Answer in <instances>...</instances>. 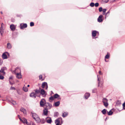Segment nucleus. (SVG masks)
Wrapping results in <instances>:
<instances>
[{"mask_svg":"<svg viewBox=\"0 0 125 125\" xmlns=\"http://www.w3.org/2000/svg\"><path fill=\"white\" fill-rule=\"evenodd\" d=\"M108 100L105 98H104L102 100V102L103 103H105L106 102H107Z\"/></svg>","mask_w":125,"mask_h":125,"instance_id":"obj_25","label":"nucleus"},{"mask_svg":"<svg viewBox=\"0 0 125 125\" xmlns=\"http://www.w3.org/2000/svg\"><path fill=\"white\" fill-rule=\"evenodd\" d=\"M31 125H36L32 123Z\"/></svg>","mask_w":125,"mask_h":125,"instance_id":"obj_58","label":"nucleus"},{"mask_svg":"<svg viewBox=\"0 0 125 125\" xmlns=\"http://www.w3.org/2000/svg\"><path fill=\"white\" fill-rule=\"evenodd\" d=\"M10 28L12 31H14L15 29V26L13 24H11L10 25Z\"/></svg>","mask_w":125,"mask_h":125,"instance_id":"obj_13","label":"nucleus"},{"mask_svg":"<svg viewBox=\"0 0 125 125\" xmlns=\"http://www.w3.org/2000/svg\"><path fill=\"white\" fill-rule=\"evenodd\" d=\"M97 78H98V81H99V82L98 83V86H99V83H100V79H99V78L98 77V75H97Z\"/></svg>","mask_w":125,"mask_h":125,"instance_id":"obj_47","label":"nucleus"},{"mask_svg":"<svg viewBox=\"0 0 125 125\" xmlns=\"http://www.w3.org/2000/svg\"><path fill=\"white\" fill-rule=\"evenodd\" d=\"M17 93L18 94H20V93H19V91H18V90H17Z\"/></svg>","mask_w":125,"mask_h":125,"instance_id":"obj_57","label":"nucleus"},{"mask_svg":"<svg viewBox=\"0 0 125 125\" xmlns=\"http://www.w3.org/2000/svg\"><path fill=\"white\" fill-rule=\"evenodd\" d=\"M106 9H104L102 10V11L103 13H105V12L106 11Z\"/></svg>","mask_w":125,"mask_h":125,"instance_id":"obj_46","label":"nucleus"},{"mask_svg":"<svg viewBox=\"0 0 125 125\" xmlns=\"http://www.w3.org/2000/svg\"><path fill=\"white\" fill-rule=\"evenodd\" d=\"M97 33L99 34V32L96 31H94L92 32V35L94 37H95L96 36Z\"/></svg>","mask_w":125,"mask_h":125,"instance_id":"obj_12","label":"nucleus"},{"mask_svg":"<svg viewBox=\"0 0 125 125\" xmlns=\"http://www.w3.org/2000/svg\"><path fill=\"white\" fill-rule=\"evenodd\" d=\"M44 106L45 107V108L47 109H50L52 106L51 104L48 103H46Z\"/></svg>","mask_w":125,"mask_h":125,"instance_id":"obj_3","label":"nucleus"},{"mask_svg":"<svg viewBox=\"0 0 125 125\" xmlns=\"http://www.w3.org/2000/svg\"><path fill=\"white\" fill-rule=\"evenodd\" d=\"M46 120L47 122L48 123L51 124L52 122L51 117H47L46 118Z\"/></svg>","mask_w":125,"mask_h":125,"instance_id":"obj_9","label":"nucleus"},{"mask_svg":"<svg viewBox=\"0 0 125 125\" xmlns=\"http://www.w3.org/2000/svg\"><path fill=\"white\" fill-rule=\"evenodd\" d=\"M99 5V3L98 2L96 3L94 5L96 7H97Z\"/></svg>","mask_w":125,"mask_h":125,"instance_id":"obj_43","label":"nucleus"},{"mask_svg":"<svg viewBox=\"0 0 125 125\" xmlns=\"http://www.w3.org/2000/svg\"><path fill=\"white\" fill-rule=\"evenodd\" d=\"M30 86V85H27V87H29Z\"/></svg>","mask_w":125,"mask_h":125,"instance_id":"obj_59","label":"nucleus"},{"mask_svg":"<svg viewBox=\"0 0 125 125\" xmlns=\"http://www.w3.org/2000/svg\"><path fill=\"white\" fill-rule=\"evenodd\" d=\"M18 117L19 119H20V120L21 121H22V120L21 119V118L20 116V115H18Z\"/></svg>","mask_w":125,"mask_h":125,"instance_id":"obj_49","label":"nucleus"},{"mask_svg":"<svg viewBox=\"0 0 125 125\" xmlns=\"http://www.w3.org/2000/svg\"><path fill=\"white\" fill-rule=\"evenodd\" d=\"M18 69H19L20 70V73H21V70H20V68L19 67H17L14 70V71H13V72H12V73H13V72L14 73H16V70Z\"/></svg>","mask_w":125,"mask_h":125,"instance_id":"obj_31","label":"nucleus"},{"mask_svg":"<svg viewBox=\"0 0 125 125\" xmlns=\"http://www.w3.org/2000/svg\"><path fill=\"white\" fill-rule=\"evenodd\" d=\"M10 89L11 90H16V88L14 87L11 86L10 88Z\"/></svg>","mask_w":125,"mask_h":125,"instance_id":"obj_40","label":"nucleus"},{"mask_svg":"<svg viewBox=\"0 0 125 125\" xmlns=\"http://www.w3.org/2000/svg\"><path fill=\"white\" fill-rule=\"evenodd\" d=\"M53 97L54 98H58V100H61V98L60 97V96L57 94L54 95Z\"/></svg>","mask_w":125,"mask_h":125,"instance_id":"obj_8","label":"nucleus"},{"mask_svg":"<svg viewBox=\"0 0 125 125\" xmlns=\"http://www.w3.org/2000/svg\"><path fill=\"white\" fill-rule=\"evenodd\" d=\"M17 78L19 79H21V73H17L16 74Z\"/></svg>","mask_w":125,"mask_h":125,"instance_id":"obj_14","label":"nucleus"},{"mask_svg":"<svg viewBox=\"0 0 125 125\" xmlns=\"http://www.w3.org/2000/svg\"><path fill=\"white\" fill-rule=\"evenodd\" d=\"M34 91L35 92V94H36L39 93L40 92V91L39 90L36 89Z\"/></svg>","mask_w":125,"mask_h":125,"instance_id":"obj_24","label":"nucleus"},{"mask_svg":"<svg viewBox=\"0 0 125 125\" xmlns=\"http://www.w3.org/2000/svg\"><path fill=\"white\" fill-rule=\"evenodd\" d=\"M34 25V23L33 22H31L30 23V26H32Z\"/></svg>","mask_w":125,"mask_h":125,"instance_id":"obj_38","label":"nucleus"},{"mask_svg":"<svg viewBox=\"0 0 125 125\" xmlns=\"http://www.w3.org/2000/svg\"><path fill=\"white\" fill-rule=\"evenodd\" d=\"M90 95V93H86L85 94L84 96L85 98L86 99H87L89 97Z\"/></svg>","mask_w":125,"mask_h":125,"instance_id":"obj_15","label":"nucleus"},{"mask_svg":"<svg viewBox=\"0 0 125 125\" xmlns=\"http://www.w3.org/2000/svg\"><path fill=\"white\" fill-rule=\"evenodd\" d=\"M48 109L44 108L43 110V113L44 115H48Z\"/></svg>","mask_w":125,"mask_h":125,"instance_id":"obj_10","label":"nucleus"},{"mask_svg":"<svg viewBox=\"0 0 125 125\" xmlns=\"http://www.w3.org/2000/svg\"><path fill=\"white\" fill-rule=\"evenodd\" d=\"M123 108L124 109H125V108H124V107H125V102H124V103L123 104Z\"/></svg>","mask_w":125,"mask_h":125,"instance_id":"obj_50","label":"nucleus"},{"mask_svg":"<svg viewBox=\"0 0 125 125\" xmlns=\"http://www.w3.org/2000/svg\"><path fill=\"white\" fill-rule=\"evenodd\" d=\"M3 25H4V24L2 23L1 25V26H2V27H3Z\"/></svg>","mask_w":125,"mask_h":125,"instance_id":"obj_55","label":"nucleus"},{"mask_svg":"<svg viewBox=\"0 0 125 125\" xmlns=\"http://www.w3.org/2000/svg\"><path fill=\"white\" fill-rule=\"evenodd\" d=\"M53 96H51L49 98V99L51 100H54Z\"/></svg>","mask_w":125,"mask_h":125,"instance_id":"obj_39","label":"nucleus"},{"mask_svg":"<svg viewBox=\"0 0 125 125\" xmlns=\"http://www.w3.org/2000/svg\"><path fill=\"white\" fill-rule=\"evenodd\" d=\"M40 122H41V123L43 124L45 123V120L43 119H42L41 120H40Z\"/></svg>","mask_w":125,"mask_h":125,"instance_id":"obj_36","label":"nucleus"},{"mask_svg":"<svg viewBox=\"0 0 125 125\" xmlns=\"http://www.w3.org/2000/svg\"><path fill=\"white\" fill-rule=\"evenodd\" d=\"M0 13H1V14H2V13H2V11H1V12H0Z\"/></svg>","mask_w":125,"mask_h":125,"instance_id":"obj_60","label":"nucleus"},{"mask_svg":"<svg viewBox=\"0 0 125 125\" xmlns=\"http://www.w3.org/2000/svg\"><path fill=\"white\" fill-rule=\"evenodd\" d=\"M20 110L21 112H23L24 114H26V111L25 109L23 108H21Z\"/></svg>","mask_w":125,"mask_h":125,"instance_id":"obj_16","label":"nucleus"},{"mask_svg":"<svg viewBox=\"0 0 125 125\" xmlns=\"http://www.w3.org/2000/svg\"><path fill=\"white\" fill-rule=\"evenodd\" d=\"M23 120L22 121H23V122L24 123H26L27 124V119L24 118H23Z\"/></svg>","mask_w":125,"mask_h":125,"instance_id":"obj_26","label":"nucleus"},{"mask_svg":"<svg viewBox=\"0 0 125 125\" xmlns=\"http://www.w3.org/2000/svg\"><path fill=\"white\" fill-rule=\"evenodd\" d=\"M57 119H58L59 121L60 124L61 125L63 123V121L62 120V119L61 117Z\"/></svg>","mask_w":125,"mask_h":125,"instance_id":"obj_19","label":"nucleus"},{"mask_svg":"<svg viewBox=\"0 0 125 125\" xmlns=\"http://www.w3.org/2000/svg\"><path fill=\"white\" fill-rule=\"evenodd\" d=\"M45 103L46 102L45 100L44 99H42L40 102V106L42 107H43Z\"/></svg>","mask_w":125,"mask_h":125,"instance_id":"obj_2","label":"nucleus"},{"mask_svg":"<svg viewBox=\"0 0 125 125\" xmlns=\"http://www.w3.org/2000/svg\"><path fill=\"white\" fill-rule=\"evenodd\" d=\"M4 32V30L3 29V27H2V26L1 27L0 29V33L1 35L2 36V35Z\"/></svg>","mask_w":125,"mask_h":125,"instance_id":"obj_18","label":"nucleus"},{"mask_svg":"<svg viewBox=\"0 0 125 125\" xmlns=\"http://www.w3.org/2000/svg\"><path fill=\"white\" fill-rule=\"evenodd\" d=\"M106 110L105 109H104L102 111V113L104 115L106 114Z\"/></svg>","mask_w":125,"mask_h":125,"instance_id":"obj_29","label":"nucleus"},{"mask_svg":"<svg viewBox=\"0 0 125 125\" xmlns=\"http://www.w3.org/2000/svg\"><path fill=\"white\" fill-rule=\"evenodd\" d=\"M12 76H11L10 77L9 79H12Z\"/></svg>","mask_w":125,"mask_h":125,"instance_id":"obj_52","label":"nucleus"},{"mask_svg":"<svg viewBox=\"0 0 125 125\" xmlns=\"http://www.w3.org/2000/svg\"><path fill=\"white\" fill-rule=\"evenodd\" d=\"M20 28L22 29L25 28L27 27V25L26 23L21 24L20 25Z\"/></svg>","mask_w":125,"mask_h":125,"instance_id":"obj_6","label":"nucleus"},{"mask_svg":"<svg viewBox=\"0 0 125 125\" xmlns=\"http://www.w3.org/2000/svg\"><path fill=\"white\" fill-rule=\"evenodd\" d=\"M113 112L111 110H110L108 113V115H112Z\"/></svg>","mask_w":125,"mask_h":125,"instance_id":"obj_32","label":"nucleus"},{"mask_svg":"<svg viewBox=\"0 0 125 125\" xmlns=\"http://www.w3.org/2000/svg\"><path fill=\"white\" fill-rule=\"evenodd\" d=\"M96 90V89L95 88L93 89V91H92L93 93H95V92Z\"/></svg>","mask_w":125,"mask_h":125,"instance_id":"obj_48","label":"nucleus"},{"mask_svg":"<svg viewBox=\"0 0 125 125\" xmlns=\"http://www.w3.org/2000/svg\"><path fill=\"white\" fill-rule=\"evenodd\" d=\"M68 115L67 113V112H64L63 113L62 116L64 117L67 116Z\"/></svg>","mask_w":125,"mask_h":125,"instance_id":"obj_27","label":"nucleus"},{"mask_svg":"<svg viewBox=\"0 0 125 125\" xmlns=\"http://www.w3.org/2000/svg\"><path fill=\"white\" fill-rule=\"evenodd\" d=\"M103 17V16L102 15H100L97 19L98 21L99 22H102L103 21V20L102 19Z\"/></svg>","mask_w":125,"mask_h":125,"instance_id":"obj_5","label":"nucleus"},{"mask_svg":"<svg viewBox=\"0 0 125 125\" xmlns=\"http://www.w3.org/2000/svg\"><path fill=\"white\" fill-rule=\"evenodd\" d=\"M31 114L33 118L37 123H39L40 121V119L39 116L35 113H33L31 112Z\"/></svg>","mask_w":125,"mask_h":125,"instance_id":"obj_1","label":"nucleus"},{"mask_svg":"<svg viewBox=\"0 0 125 125\" xmlns=\"http://www.w3.org/2000/svg\"><path fill=\"white\" fill-rule=\"evenodd\" d=\"M23 89L25 92H27L28 91V89L27 87H23Z\"/></svg>","mask_w":125,"mask_h":125,"instance_id":"obj_23","label":"nucleus"},{"mask_svg":"<svg viewBox=\"0 0 125 125\" xmlns=\"http://www.w3.org/2000/svg\"><path fill=\"white\" fill-rule=\"evenodd\" d=\"M103 104L104 105L105 107H107L108 105V104L107 102H106V103H105Z\"/></svg>","mask_w":125,"mask_h":125,"instance_id":"obj_34","label":"nucleus"},{"mask_svg":"<svg viewBox=\"0 0 125 125\" xmlns=\"http://www.w3.org/2000/svg\"><path fill=\"white\" fill-rule=\"evenodd\" d=\"M45 86H46L45 89H47L48 88V86L47 83L46 82L43 83L42 84V87L43 88Z\"/></svg>","mask_w":125,"mask_h":125,"instance_id":"obj_7","label":"nucleus"},{"mask_svg":"<svg viewBox=\"0 0 125 125\" xmlns=\"http://www.w3.org/2000/svg\"><path fill=\"white\" fill-rule=\"evenodd\" d=\"M7 55H9V53L7 52H6L5 53H3L2 56L3 59H7Z\"/></svg>","mask_w":125,"mask_h":125,"instance_id":"obj_4","label":"nucleus"},{"mask_svg":"<svg viewBox=\"0 0 125 125\" xmlns=\"http://www.w3.org/2000/svg\"><path fill=\"white\" fill-rule=\"evenodd\" d=\"M59 114V113L58 112H56L54 113V117H57Z\"/></svg>","mask_w":125,"mask_h":125,"instance_id":"obj_28","label":"nucleus"},{"mask_svg":"<svg viewBox=\"0 0 125 125\" xmlns=\"http://www.w3.org/2000/svg\"><path fill=\"white\" fill-rule=\"evenodd\" d=\"M4 78V76L2 75H0V79L2 80Z\"/></svg>","mask_w":125,"mask_h":125,"instance_id":"obj_42","label":"nucleus"},{"mask_svg":"<svg viewBox=\"0 0 125 125\" xmlns=\"http://www.w3.org/2000/svg\"><path fill=\"white\" fill-rule=\"evenodd\" d=\"M55 123L56 124V125H61L60 124L59 121L58 119H56L55 120Z\"/></svg>","mask_w":125,"mask_h":125,"instance_id":"obj_22","label":"nucleus"},{"mask_svg":"<svg viewBox=\"0 0 125 125\" xmlns=\"http://www.w3.org/2000/svg\"><path fill=\"white\" fill-rule=\"evenodd\" d=\"M10 102L13 105H14L16 104V102L12 100Z\"/></svg>","mask_w":125,"mask_h":125,"instance_id":"obj_33","label":"nucleus"},{"mask_svg":"<svg viewBox=\"0 0 125 125\" xmlns=\"http://www.w3.org/2000/svg\"><path fill=\"white\" fill-rule=\"evenodd\" d=\"M42 75H41L39 76V78L40 80H41V79H42Z\"/></svg>","mask_w":125,"mask_h":125,"instance_id":"obj_51","label":"nucleus"},{"mask_svg":"<svg viewBox=\"0 0 125 125\" xmlns=\"http://www.w3.org/2000/svg\"><path fill=\"white\" fill-rule=\"evenodd\" d=\"M60 104V102L59 101H58L56 102L54 104V106L56 107L58 106Z\"/></svg>","mask_w":125,"mask_h":125,"instance_id":"obj_20","label":"nucleus"},{"mask_svg":"<svg viewBox=\"0 0 125 125\" xmlns=\"http://www.w3.org/2000/svg\"><path fill=\"white\" fill-rule=\"evenodd\" d=\"M36 94H35L34 92L31 93L30 95V97H34V98H36Z\"/></svg>","mask_w":125,"mask_h":125,"instance_id":"obj_17","label":"nucleus"},{"mask_svg":"<svg viewBox=\"0 0 125 125\" xmlns=\"http://www.w3.org/2000/svg\"><path fill=\"white\" fill-rule=\"evenodd\" d=\"M109 13V11L108 12H107L106 13V14H107L108 13Z\"/></svg>","mask_w":125,"mask_h":125,"instance_id":"obj_56","label":"nucleus"},{"mask_svg":"<svg viewBox=\"0 0 125 125\" xmlns=\"http://www.w3.org/2000/svg\"><path fill=\"white\" fill-rule=\"evenodd\" d=\"M94 5V3L93 2H91L90 4V6L91 7H93Z\"/></svg>","mask_w":125,"mask_h":125,"instance_id":"obj_35","label":"nucleus"},{"mask_svg":"<svg viewBox=\"0 0 125 125\" xmlns=\"http://www.w3.org/2000/svg\"><path fill=\"white\" fill-rule=\"evenodd\" d=\"M99 12H100L102 10V7H100L99 8Z\"/></svg>","mask_w":125,"mask_h":125,"instance_id":"obj_44","label":"nucleus"},{"mask_svg":"<svg viewBox=\"0 0 125 125\" xmlns=\"http://www.w3.org/2000/svg\"><path fill=\"white\" fill-rule=\"evenodd\" d=\"M109 0H102V1L103 2L105 3H107L108 2Z\"/></svg>","mask_w":125,"mask_h":125,"instance_id":"obj_41","label":"nucleus"},{"mask_svg":"<svg viewBox=\"0 0 125 125\" xmlns=\"http://www.w3.org/2000/svg\"><path fill=\"white\" fill-rule=\"evenodd\" d=\"M109 55L108 54L105 56V61L106 62L105 59H109Z\"/></svg>","mask_w":125,"mask_h":125,"instance_id":"obj_30","label":"nucleus"},{"mask_svg":"<svg viewBox=\"0 0 125 125\" xmlns=\"http://www.w3.org/2000/svg\"><path fill=\"white\" fill-rule=\"evenodd\" d=\"M40 92L41 94L42 95H45L46 96V93L43 89H41L40 91Z\"/></svg>","mask_w":125,"mask_h":125,"instance_id":"obj_11","label":"nucleus"},{"mask_svg":"<svg viewBox=\"0 0 125 125\" xmlns=\"http://www.w3.org/2000/svg\"><path fill=\"white\" fill-rule=\"evenodd\" d=\"M99 73L101 75L102 74L101 73V71H100L99 72Z\"/></svg>","mask_w":125,"mask_h":125,"instance_id":"obj_53","label":"nucleus"},{"mask_svg":"<svg viewBox=\"0 0 125 125\" xmlns=\"http://www.w3.org/2000/svg\"><path fill=\"white\" fill-rule=\"evenodd\" d=\"M116 104L117 105H120L121 104L120 101L118 100L117 101Z\"/></svg>","mask_w":125,"mask_h":125,"instance_id":"obj_37","label":"nucleus"},{"mask_svg":"<svg viewBox=\"0 0 125 125\" xmlns=\"http://www.w3.org/2000/svg\"><path fill=\"white\" fill-rule=\"evenodd\" d=\"M7 48L9 49H11V48L12 46L11 45L10 43H8L7 44Z\"/></svg>","mask_w":125,"mask_h":125,"instance_id":"obj_21","label":"nucleus"},{"mask_svg":"<svg viewBox=\"0 0 125 125\" xmlns=\"http://www.w3.org/2000/svg\"><path fill=\"white\" fill-rule=\"evenodd\" d=\"M3 61L0 58V65H1Z\"/></svg>","mask_w":125,"mask_h":125,"instance_id":"obj_45","label":"nucleus"},{"mask_svg":"<svg viewBox=\"0 0 125 125\" xmlns=\"http://www.w3.org/2000/svg\"><path fill=\"white\" fill-rule=\"evenodd\" d=\"M9 82H10V84L11 85H13V83H11V82H10V81H9Z\"/></svg>","mask_w":125,"mask_h":125,"instance_id":"obj_54","label":"nucleus"},{"mask_svg":"<svg viewBox=\"0 0 125 125\" xmlns=\"http://www.w3.org/2000/svg\"><path fill=\"white\" fill-rule=\"evenodd\" d=\"M104 14H105L104 13H103V15H104Z\"/></svg>","mask_w":125,"mask_h":125,"instance_id":"obj_61","label":"nucleus"}]
</instances>
